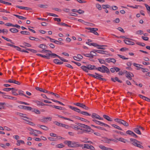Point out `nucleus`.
I'll return each mask as SVG.
<instances>
[{"label":"nucleus","mask_w":150,"mask_h":150,"mask_svg":"<svg viewBox=\"0 0 150 150\" xmlns=\"http://www.w3.org/2000/svg\"><path fill=\"white\" fill-rule=\"evenodd\" d=\"M97 70L103 73L106 72L108 74L110 72V70L108 68L104 65H102L101 67L97 68Z\"/></svg>","instance_id":"1"},{"label":"nucleus","mask_w":150,"mask_h":150,"mask_svg":"<svg viewBox=\"0 0 150 150\" xmlns=\"http://www.w3.org/2000/svg\"><path fill=\"white\" fill-rule=\"evenodd\" d=\"M74 105L80 107L86 110H88L89 109V108L88 107H87L85 105L83 104L82 103H74Z\"/></svg>","instance_id":"2"},{"label":"nucleus","mask_w":150,"mask_h":150,"mask_svg":"<svg viewBox=\"0 0 150 150\" xmlns=\"http://www.w3.org/2000/svg\"><path fill=\"white\" fill-rule=\"evenodd\" d=\"M128 40H124V41L125 42V43L129 45H134L135 44V43L134 42H132L131 41L129 40H132L133 41H135V40L132 39H128Z\"/></svg>","instance_id":"3"},{"label":"nucleus","mask_w":150,"mask_h":150,"mask_svg":"<svg viewBox=\"0 0 150 150\" xmlns=\"http://www.w3.org/2000/svg\"><path fill=\"white\" fill-rule=\"evenodd\" d=\"M95 74L96 75H93V74H88V75L90 76H91L93 78H94L95 79H98L100 80L101 77H103V76L100 74H98V73H95Z\"/></svg>","instance_id":"4"},{"label":"nucleus","mask_w":150,"mask_h":150,"mask_svg":"<svg viewBox=\"0 0 150 150\" xmlns=\"http://www.w3.org/2000/svg\"><path fill=\"white\" fill-rule=\"evenodd\" d=\"M84 147H82V149L86 148L87 149H90L92 150H95V148L92 145L88 144H85L84 145Z\"/></svg>","instance_id":"5"},{"label":"nucleus","mask_w":150,"mask_h":150,"mask_svg":"<svg viewBox=\"0 0 150 150\" xmlns=\"http://www.w3.org/2000/svg\"><path fill=\"white\" fill-rule=\"evenodd\" d=\"M130 140L131 141L133 142L132 144L135 146H137L138 143L142 144V143L141 142L138 141L134 139L131 138L130 139Z\"/></svg>","instance_id":"6"},{"label":"nucleus","mask_w":150,"mask_h":150,"mask_svg":"<svg viewBox=\"0 0 150 150\" xmlns=\"http://www.w3.org/2000/svg\"><path fill=\"white\" fill-rule=\"evenodd\" d=\"M20 108L25 110H28L31 111L33 110V109L30 107L25 106L23 105L20 106Z\"/></svg>","instance_id":"7"},{"label":"nucleus","mask_w":150,"mask_h":150,"mask_svg":"<svg viewBox=\"0 0 150 150\" xmlns=\"http://www.w3.org/2000/svg\"><path fill=\"white\" fill-rule=\"evenodd\" d=\"M2 96L3 98L5 99H12L14 100H16L17 98L15 97H13L8 95H3Z\"/></svg>","instance_id":"8"},{"label":"nucleus","mask_w":150,"mask_h":150,"mask_svg":"<svg viewBox=\"0 0 150 150\" xmlns=\"http://www.w3.org/2000/svg\"><path fill=\"white\" fill-rule=\"evenodd\" d=\"M77 125L79 126L83 127L84 128H85L86 129H88H88H91V127L87 125L83 124H81V123H78Z\"/></svg>","instance_id":"9"},{"label":"nucleus","mask_w":150,"mask_h":150,"mask_svg":"<svg viewBox=\"0 0 150 150\" xmlns=\"http://www.w3.org/2000/svg\"><path fill=\"white\" fill-rule=\"evenodd\" d=\"M86 29L90 30V32L91 33H93L95 35H99V34L95 30H94V28H86Z\"/></svg>","instance_id":"10"},{"label":"nucleus","mask_w":150,"mask_h":150,"mask_svg":"<svg viewBox=\"0 0 150 150\" xmlns=\"http://www.w3.org/2000/svg\"><path fill=\"white\" fill-rule=\"evenodd\" d=\"M94 51L96 52L97 53L103 54H107L106 53L108 52L105 51L94 50Z\"/></svg>","instance_id":"11"},{"label":"nucleus","mask_w":150,"mask_h":150,"mask_svg":"<svg viewBox=\"0 0 150 150\" xmlns=\"http://www.w3.org/2000/svg\"><path fill=\"white\" fill-rule=\"evenodd\" d=\"M35 88L37 90L39 91L40 92H43V93H48V92H50L49 91H48L46 90L43 89L42 88H40L38 87H36Z\"/></svg>","instance_id":"12"},{"label":"nucleus","mask_w":150,"mask_h":150,"mask_svg":"<svg viewBox=\"0 0 150 150\" xmlns=\"http://www.w3.org/2000/svg\"><path fill=\"white\" fill-rule=\"evenodd\" d=\"M69 107L70 109L74 111L77 112L79 113H81V111H80V110L77 108L73 107L71 106H69Z\"/></svg>","instance_id":"13"},{"label":"nucleus","mask_w":150,"mask_h":150,"mask_svg":"<svg viewBox=\"0 0 150 150\" xmlns=\"http://www.w3.org/2000/svg\"><path fill=\"white\" fill-rule=\"evenodd\" d=\"M88 70L97 69V68L94 65H92L90 64L87 65Z\"/></svg>","instance_id":"14"},{"label":"nucleus","mask_w":150,"mask_h":150,"mask_svg":"<svg viewBox=\"0 0 150 150\" xmlns=\"http://www.w3.org/2000/svg\"><path fill=\"white\" fill-rule=\"evenodd\" d=\"M13 89H12V94L15 96H17L18 94L16 92L18 91V89H16L15 88H12Z\"/></svg>","instance_id":"15"},{"label":"nucleus","mask_w":150,"mask_h":150,"mask_svg":"<svg viewBox=\"0 0 150 150\" xmlns=\"http://www.w3.org/2000/svg\"><path fill=\"white\" fill-rule=\"evenodd\" d=\"M53 62L57 64H62L63 63V62H60V60L57 59H54L53 60Z\"/></svg>","instance_id":"16"},{"label":"nucleus","mask_w":150,"mask_h":150,"mask_svg":"<svg viewBox=\"0 0 150 150\" xmlns=\"http://www.w3.org/2000/svg\"><path fill=\"white\" fill-rule=\"evenodd\" d=\"M16 7L18 8L22 9H25L27 10H31V9L30 8L27 7L21 6H16Z\"/></svg>","instance_id":"17"},{"label":"nucleus","mask_w":150,"mask_h":150,"mask_svg":"<svg viewBox=\"0 0 150 150\" xmlns=\"http://www.w3.org/2000/svg\"><path fill=\"white\" fill-rule=\"evenodd\" d=\"M23 92H24L23 91L21 90H19L18 91V94L20 95L24 96L26 97L27 98H30V97L28 96H26V95H25V94H24L23 93Z\"/></svg>","instance_id":"18"},{"label":"nucleus","mask_w":150,"mask_h":150,"mask_svg":"<svg viewBox=\"0 0 150 150\" xmlns=\"http://www.w3.org/2000/svg\"><path fill=\"white\" fill-rule=\"evenodd\" d=\"M103 117L104 118L108 121H112V118L106 115H103Z\"/></svg>","instance_id":"19"},{"label":"nucleus","mask_w":150,"mask_h":150,"mask_svg":"<svg viewBox=\"0 0 150 150\" xmlns=\"http://www.w3.org/2000/svg\"><path fill=\"white\" fill-rule=\"evenodd\" d=\"M37 126L44 130H47L48 129V128L45 126L41 125H38Z\"/></svg>","instance_id":"20"},{"label":"nucleus","mask_w":150,"mask_h":150,"mask_svg":"<svg viewBox=\"0 0 150 150\" xmlns=\"http://www.w3.org/2000/svg\"><path fill=\"white\" fill-rule=\"evenodd\" d=\"M116 139L124 143H125L126 142H128L127 139H125L121 137L120 138H117Z\"/></svg>","instance_id":"21"},{"label":"nucleus","mask_w":150,"mask_h":150,"mask_svg":"<svg viewBox=\"0 0 150 150\" xmlns=\"http://www.w3.org/2000/svg\"><path fill=\"white\" fill-rule=\"evenodd\" d=\"M90 131H88V129H82L81 128V129L80 131H78L77 132L78 134H81L83 133L84 132H90Z\"/></svg>","instance_id":"22"},{"label":"nucleus","mask_w":150,"mask_h":150,"mask_svg":"<svg viewBox=\"0 0 150 150\" xmlns=\"http://www.w3.org/2000/svg\"><path fill=\"white\" fill-rule=\"evenodd\" d=\"M134 131L135 133H136L137 134H140V135H141L142 134L141 132L139 130L138 128V127H137L136 128H134Z\"/></svg>","instance_id":"23"},{"label":"nucleus","mask_w":150,"mask_h":150,"mask_svg":"<svg viewBox=\"0 0 150 150\" xmlns=\"http://www.w3.org/2000/svg\"><path fill=\"white\" fill-rule=\"evenodd\" d=\"M48 54L49 55V57L50 58V57L52 58H55L56 57H58L59 56L56 54L52 53H51V54Z\"/></svg>","instance_id":"24"},{"label":"nucleus","mask_w":150,"mask_h":150,"mask_svg":"<svg viewBox=\"0 0 150 150\" xmlns=\"http://www.w3.org/2000/svg\"><path fill=\"white\" fill-rule=\"evenodd\" d=\"M91 117L93 119L96 118L98 119L99 117V115L96 113H93L91 115Z\"/></svg>","instance_id":"25"},{"label":"nucleus","mask_w":150,"mask_h":150,"mask_svg":"<svg viewBox=\"0 0 150 150\" xmlns=\"http://www.w3.org/2000/svg\"><path fill=\"white\" fill-rule=\"evenodd\" d=\"M38 47L42 49H46L47 48V46L44 44H40L39 45Z\"/></svg>","instance_id":"26"},{"label":"nucleus","mask_w":150,"mask_h":150,"mask_svg":"<svg viewBox=\"0 0 150 150\" xmlns=\"http://www.w3.org/2000/svg\"><path fill=\"white\" fill-rule=\"evenodd\" d=\"M72 142L71 141H68L67 142V145L69 147H72V148H75L76 146H74V145H72L71 143Z\"/></svg>","instance_id":"27"},{"label":"nucleus","mask_w":150,"mask_h":150,"mask_svg":"<svg viewBox=\"0 0 150 150\" xmlns=\"http://www.w3.org/2000/svg\"><path fill=\"white\" fill-rule=\"evenodd\" d=\"M36 103L38 106H45V105H46L45 104L38 101H36Z\"/></svg>","instance_id":"28"},{"label":"nucleus","mask_w":150,"mask_h":150,"mask_svg":"<svg viewBox=\"0 0 150 150\" xmlns=\"http://www.w3.org/2000/svg\"><path fill=\"white\" fill-rule=\"evenodd\" d=\"M20 33L23 35H30V33L29 32L27 31H22L20 32Z\"/></svg>","instance_id":"29"},{"label":"nucleus","mask_w":150,"mask_h":150,"mask_svg":"<svg viewBox=\"0 0 150 150\" xmlns=\"http://www.w3.org/2000/svg\"><path fill=\"white\" fill-rule=\"evenodd\" d=\"M9 30L12 33H17L18 30L15 28H11Z\"/></svg>","instance_id":"30"},{"label":"nucleus","mask_w":150,"mask_h":150,"mask_svg":"<svg viewBox=\"0 0 150 150\" xmlns=\"http://www.w3.org/2000/svg\"><path fill=\"white\" fill-rule=\"evenodd\" d=\"M111 125L112 126L114 127L116 129H119L120 130H122V129L121 127H120L119 126L117 125H116L115 124H112Z\"/></svg>","instance_id":"31"},{"label":"nucleus","mask_w":150,"mask_h":150,"mask_svg":"<svg viewBox=\"0 0 150 150\" xmlns=\"http://www.w3.org/2000/svg\"><path fill=\"white\" fill-rule=\"evenodd\" d=\"M13 15L15 16H16V17H17L20 19L25 20L27 18L26 17H23V16H20L14 14Z\"/></svg>","instance_id":"32"},{"label":"nucleus","mask_w":150,"mask_h":150,"mask_svg":"<svg viewBox=\"0 0 150 150\" xmlns=\"http://www.w3.org/2000/svg\"><path fill=\"white\" fill-rule=\"evenodd\" d=\"M38 6L40 8H46L48 7V5H43V4H39L38 5Z\"/></svg>","instance_id":"33"},{"label":"nucleus","mask_w":150,"mask_h":150,"mask_svg":"<svg viewBox=\"0 0 150 150\" xmlns=\"http://www.w3.org/2000/svg\"><path fill=\"white\" fill-rule=\"evenodd\" d=\"M121 124L123 125L125 127H128L129 126L128 123L127 122L123 120H122Z\"/></svg>","instance_id":"34"},{"label":"nucleus","mask_w":150,"mask_h":150,"mask_svg":"<svg viewBox=\"0 0 150 150\" xmlns=\"http://www.w3.org/2000/svg\"><path fill=\"white\" fill-rule=\"evenodd\" d=\"M17 143L16 144L17 146H20V143L24 144L25 142L24 141L22 140H18L17 141Z\"/></svg>","instance_id":"35"},{"label":"nucleus","mask_w":150,"mask_h":150,"mask_svg":"<svg viewBox=\"0 0 150 150\" xmlns=\"http://www.w3.org/2000/svg\"><path fill=\"white\" fill-rule=\"evenodd\" d=\"M122 120L118 119V118H116L114 119V121L118 123L121 124L122 123Z\"/></svg>","instance_id":"36"},{"label":"nucleus","mask_w":150,"mask_h":150,"mask_svg":"<svg viewBox=\"0 0 150 150\" xmlns=\"http://www.w3.org/2000/svg\"><path fill=\"white\" fill-rule=\"evenodd\" d=\"M91 53H92V52H91L90 54H85L84 53H82V54L85 57H91Z\"/></svg>","instance_id":"37"},{"label":"nucleus","mask_w":150,"mask_h":150,"mask_svg":"<svg viewBox=\"0 0 150 150\" xmlns=\"http://www.w3.org/2000/svg\"><path fill=\"white\" fill-rule=\"evenodd\" d=\"M104 46H107L106 45H98V47H97V48L99 49L105 50V48L103 47Z\"/></svg>","instance_id":"38"},{"label":"nucleus","mask_w":150,"mask_h":150,"mask_svg":"<svg viewBox=\"0 0 150 150\" xmlns=\"http://www.w3.org/2000/svg\"><path fill=\"white\" fill-rule=\"evenodd\" d=\"M126 76L129 80H131L132 79V76L129 72L126 74Z\"/></svg>","instance_id":"39"},{"label":"nucleus","mask_w":150,"mask_h":150,"mask_svg":"<svg viewBox=\"0 0 150 150\" xmlns=\"http://www.w3.org/2000/svg\"><path fill=\"white\" fill-rule=\"evenodd\" d=\"M80 113L86 116H90L91 115L90 114L85 111L81 112Z\"/></svg>","instance_id":"40"},{"label":"nucleus","mask_w":150,"mask_h":150,"mask_svg":"<svg viewBox=\"0 0 150 150\" xmlns=\"http://www.w3.org/2000/svg\"><path fill=\"white\" fill-rule=\"evenodd\" d=\"M2 38L7 41L10 42L11 43H12V44H14V43L13 42H12L11 40L3 36H2Z\"/></svg>","instance_id":"41"},{"label":"nucleus","mask_w":150,"mask_h":150,"mask_svg":"<svg viewBox=\"0 0 150 150\" xmlns=\"http://www.w3.org/2000/svg\"><path fill=\"white\" fill-rule=\"evenodd\" d=\"M110 139H108L107 138H105L104 140V142L105 143L110 144Z\"/></svg>","instance_id":"42"},{"label":"nucleus","mask_w":150,"mask_h":150,"mask_svg":"<svg viewBox=\"0 0 150 150\" xmlns=\"http://www.w3.org/2000/svg\"><path fill=\"white\" fill-rule=\"evenodd\" d=\"M59 117L62 118H63L65 120H69V121H72L73 122V121L72 120H71V119H70V118H67V117H63L62 116H61V115H60L59 116Z\"/></svg>","instance_id":"43"},{"label":"nucleus","mask_w":150,"mask_h":150,"mask_svg":"<svg viewBox=\"0 0 150 150\" xmlns=\"http://www.w3.org/2000/svg\"><path fill=\"white\" fill-rule=\"evenodd\" d=\"M92 53H91V58H93L94 56H97V53H96V52L94 51V50L92 51Z\"/></svg>","instance_id":"44"},{"label":"nucleus","mask_w":150,"mask_h":150,"mask_svg":"<svg viewBox=\"0 0 150 150\" xmlns=\"http://www.w3.org/2000/svg\"><path fill=\"white\" fill-rule=\"evenodd\" d=\"M136 44L138 45L141 46L142 47H144L145 46V44L144 43L137 42Z\"/></svg>","instance_id":"45"},{"label":"nucleus","mask_w":150,"mask_h":150,"mask_svg":"<svg viewBox=\"0 0 150 150\" xmlns=\"http://www.w3.org/2000/svg\"><path fill=\"white\" fill-rule=\"evenodd\" d=\"M33 110H31V111H32V112H34L36 114H40V111L39 110H38L37 109H35L34 108H33Z\"/></svg>","instance_id":"46"},{"label":"nucleus","mask_w":150,"mask_h":150,"mask_svg":"<svg viewBox=\"0 0 150 150\" xmlns=\"http://www.w3.org/2000/svg\"><path fill=\"white\" fill-rule=\"evenodd\" d=\"M99 147L101 149L103 150H106L107 148V147H105V146L102 145H100Z\"/></svg>","instance_id":"47"},{"label":"nucleus","mask_w":150,"mask_h":150,"mask_svg":"<svg viewBox=\"0 0 150 150\" xmlns=\"http://www.w3.org/2000/svg\"><path fill=\"white\" fill-rule=\"evenodd\" d=\"M140 69H142V71L143 72H147L148 71V69H144L142 67H139L137 69V70H139Z\"/></svg>","instance_id":"48"},{"label":"nucleus","mask_w":150,"mask_h":150,"mask_svg":"<svg viewBox=\"0 0 150 150\" xmlns=\"http://www.w3.org/2000/svg\"><path fill=\"white\" fill-rule=\"evenodd\" d=\"M98 60L100 64H105V61L104 60L100 59H98Z\"/></svg>","instance_id":"49"},{"label":"nucleus","mask_w":150,"mask_h":150,"mask_svg":"<svg viewBox=\"0 0 150 150\" xmlns=\"http://www.w3.org/2000/svg\"><path fill=\"white\" fill-rule=\"evenodd\" d=\"M81 68L84 71H86V70H88L87 66L86 67L85 66H82Z\"/></svg>","instance_id":"50"},{"label":"nucleus","mask_w":150,"mask_h":150,"mask_svg":"<svg viewBox=\"0 0 150 150\" xmlns=\"http://www.w3.org/2000/svg\"><path fill=\"white\" fill-rule=\"evenodd\" d=\"M46 54V55H42V57L44 58H45L47 59H50L49 55L48 54Z\"/></svg>","instance_id":"51"},{"label":"nucleus","mask_w":150,"mask_h":150,"mask_svg":"<svg viewBox=\"0 0 150 150\" xmlns=\"http://www.w3.org/2000/svg\"><path fill=\"white\" fill-rule=\"evenodd\" d=\"M56 147L58 148H62L64 146L62 144H60L56 145Z\"/></svg>","instance_id":"52"},{"label":"nucleus","mask_w":150,"mask_h":150,"mask_svg":"<svg viewBox=\"0 0 150 150\" xmlns=\"http://www.w3.org/2000/svg\"><path fill=\"white\" fill-rule=\"evenodd\" d=\"M51 100H52V101H53V102H56V103H59V104H61V105H64V104L62 103L61 102H60L59 101H58L57 100H54L53 99H51Z\"/></svg>","instance_id":"53"},{"label":"nucleus","mask_w":150,"mask_h":150,"mask_svg":"<svg viewBox=\"0 0 150 150\" xmlns=\"http://www.w3.org/2000/svg\"><path fill=\"white\" fill-rule=\"evenodd\" d=\"M110 7L109 5H103L102 6V8L103 9H105L106 8H108Z\"/></svg>","instance_id":"54"},{"label":"nucleus","mask_w":150,"mask_h":150,"mask_svg":"<svg viewBox=\"0 0 150 150\" xmlns=\"http://www.w3.org/2000/svg\"><path fill=\"white\" fill-rule=\"evenodd\" d=\"M13 89L12 88H5L3 89V90L6 91H9Z\"/></svg>","instance_id":"55"},{"label":"nucleus","mask_w":150,"mask_h":150,"mask_svg":"<svg viewBox=\"0 0 150 150\" xmlns=\"http://www.w3.org/2000/svg\"><path fill=\"white\" fill-rule=\"evenodd\" d=\"M96 8L99 10H101L102 9V7L99 4H97L96 5Z\"/></svg>","instance_id":"56"},{"label":"nucleus","mask_w":150,"mask_h":150,"mask_svg":"<svg viewBox=\"0 0 150 150\" xmlns=\"http://www.w3.org/2000/svg\"><path fill=\"white\" fill-rule=\"evenodd\" d=\"M23 45H24L25 46H27V47H31V45L30 44L26 42H24L23 43Z\"/></svg>","instance_id":"57"},{"label":"nucleus","mask_w":150,"mask_h":150,"mask_svg":"<svg viewBox=\"0 0 150 150\" xmlns=\"http://www.w3.org/2000/svg\"><path fill=\"white\" fill-rule=\"evenodd\" d=\"M17 48H16V50L18 51L22 52H25V50L23 49H22L21 48L17 46Z\"/></svg>","instance_id":"58"},{"label":"nucleus","mask_w":150,"mask_h":150,"mask_svg":"<svg viewBox=\"0 0 150 150\" xmlns=\"http://www.w3.org/2000/svg\"><path fill=\"white\" fill-rule=\"evenodd\" d=\"M144 5L146 7L147 10L150 12V7L146 4H144Z\"/></svg>","instance_id":"59"},{"label":"nucleus","mask_w":150,"mask_h":150,"mask_svg":"<svg viewBox=\"0 0 150 150\" xmlns=\"http://www.w3.org/2000/svg\"><path fill=\"white\" fill-rule=\"evenodd\" d=\"M117 55L120 57V58L122 59H128V58L125 57L124 56H122L120 54H117Z\"/></svg>","instance_id":"60"},{"label":"nucleus","mask_w":150,"mask_h":150,"mask_svg":"<svg viewBox=\"0 0 150 150\" xmlns=\"http://www.w3.org/2000/svg\"><path fill=\"white\" fill-rule=\"evenodd\" d=\"M83 58V56L81 54H78L77 55L76 58L79 59H82Z\"/></svg>","instance_id":"61"},{"label":"nucleus","mask_w":150,"mask_h":150,"mask_svg":"<svg viewBox=\"0 0 150 150\" xmlns=\"http://www.w3.org/2000/svg\"><path fill=\"white\" fill-rule=\"evenodd\" d=\"M48 139L51 141H56L57 140V139L51 137H49Z\"/></svg>","instance_id":"62"},{"label":"nucleus","mask_w":150,"mask_h":150,"mask_svg":"<svg viewBox=\"0 0 150 150\" xmlns=\"http://www.w3.org/2000/svg\"><path fill=\"white\" fill-rule=\"evenodd\" d=\"M136 34H143V31L141 30H138L136 32Z\"/></svg>","instance_id":"63"},{"label":"nucleus","mask_w":150,"mask_h":150,"mask_svg":"<svg viewBox=\"0 0 150 150\" xmlns=\"http://www.w3.org/2000/svg\"><path fill=\"white\" fill-rule=\"evenodd\" d=\"M141 144H142L141 143H138L136 146L138 147L141 149H143L144 147L142 146L141 145Z\"/></svg>","instance_id":"64"}]
</instances>
